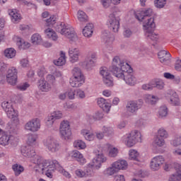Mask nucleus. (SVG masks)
<instances>
[{
    "mask_svg": "<svg viewBox=\"0 0 181 181\" xmlns=\"http://www.w3.org/2000/svg\"><path fill=\"white\" fill-rule=\"evenodd\" d=\"M111 71L115 77L119 80H124L128 86L132 87L138 83V79L134 75L131 65L124 60H121L118 56L112 59Z\"/></svg>",
    "mask_w": 181,
    "mask_h": 181,
    "instance_id": "f257e3e1",
    "label": "nucleus"
},
{
    "mask_svg": "<svg viewBox=\"0 0 181 181\" xmlns=\"http://www.w3.org/2000/svg\"><path fill=\"white\" fill-rule=\"evenodd\" d=\"M21 153L23 156L31 158V162L35 165L34 167L35 172L45 175V168L49 160H43L40 156L37 155L35 148L31 146H23Z\"/></svg>",
    "mask_w": 181,
    "mask_h": 181,
    "instance_id": "f03ea898",
    "label": "nucleus"
},
{
    "mask_svg": "<svg viewBox=\"0 0 181 181\" xmlns=\"http://www.w3.org/2000/svg\"><path fill=\"white\" fill-rule=\"evenodd\" d=\"M1 108L6 112L8 118L11 119V122L8 123L9 128H16L19 125V118L18 117V111L13 109L12 101L4 100L1 103Z\"/></svg>",
    "mask_w": 181,
    "mask_h": 181,
    "instance_id": "7ed1b4c3",
    "label": "nucleus"
},
{
    "mask_svg": "<svg viewBox=\"0 0 181 181\" xmlns=\"http://www.w3.org/2000/svg\"><path fill=\"white\" fill-rule=\"evenodd\" d=\"M56 170H58L59 173H62L64 177H66V179H71V174L62 168V167L60 166V164H59V162L56 160L48 161L44 168V173L47 177L52 179V177H53V173Z\"/></svg>",
    "mask_w": 181,
    "mask_h": 181,
    "instance_id": "20e7f679",
    "label": "nucleus"
},
{
    "mask_svg": "<svg viewBox=\"0 0 181 181\" xmlns=\"http://www.w3.org/2000/svg\"><path fill=\"white\" fill-rule=\"evenodd\" d=\"M55 30L69 39V42H77L78 37L74 30V28L64 23H59L55 26Z\"/></svg>",
    "mask_w": 181,
    "mask_h": 181,
    "instance_id": "39448f33",
    "label": "nucleus"
},
{
    "mask_svg": "<svg viewBox=\"0 0 181 181\" xmlns=\"http://www.w3.org/2000/svg\"><path fill=\"white\" fill-rule=\"evenodd\" d=\"M122 141L128 148H132L138 142H142V134L139 130H132L122 137Z\"/></svg>",
    "mask_w": 181,
    "mask_h": 181,
    "instance_id": "423d86ee",
    "label": "nucleus"
},
{
    "mask_svg": "<svg viewBox=\"0 0 181 181\" xmlns=\"http://www.w3.org/2000/svg\"><path fill=\"white\" fill-rule=\"evenodd\" d=\"M71 73L72 76L69 80L71 87L78 88V87L83 86L84 83H86V78H84V74L81 69L78 67H74Z\"/></svg>",
    "mask_w": 181,
    "mask_h": 181,
    "instance_id": "0eeeda50",
    "label": "nucleus"
},
{
    "mask_svg": "<svg viewBox=\"0 0 181 181\" xmlns=\"http://www.w3.org/2000/svg\"><path fill=\"white\" fill-rule=\"evenodd\" d=\"M81 134L85 138L86 141H94L95 139V136L97 139L101 141V139H104V132H97L95 134L93 132V129H83L81 131Z\"/></svg>",
    "mask_w": 181,
    "mask_h": 181,
    "instance_id": "6e6552de",
    "label": "nucleus"
},
{
    "mask_svg": "<svg viewBox=\"0 0 181 181\" xmlns=\"http://www.w3.org/2000/svg\"><path fill=\"white\" fill-rule=\"evenodd\" d=\"M144 105V101L142 99L137 100L129 101L126 105V112L129 115L138 112L139 110H141Z\"/></svg>",
    "mask_w": 181,
    "mask_h": 181,
    "instance_id": "1a4fd4ad",
    "label": "nucleus"
},
{
    "mask_svg": "<svg viewBox=\"0 0 181 181\" xmlns=\"http://www.w3.org/2000/svg\"><path fill=\"white\" fill-rule=\"evenodd\" d=\"M42 144L49 152H52L54 153L59 151L60 149V144L52 136H48L42 141Z\"/></svg>",
    "mask_w": 181,
    "mask_h": 181,
    "instance_id": "9d476101",
    "label": "nucleus"
},
{
    "mask_svg": "<svg viewBox=\"0 0 181 181\" xmlns=\"http://www.w3.org/2000/svg\"><path fill=\"white\" fill-rule=\"evenodd\" d=\"M100 74L103 77V81L107 87H112L114 86V79L111 76V72L107 67L100 68Z\"/></svg>",
    "mask_w": 181,
    "mask_h": 181,
    "instance_id": "9b49d317",
    "label": "nucleus"
},
{
    "mask_svg": "<svg viewBox=\"0 0 181 181\" xmlns=\"http://www.w3.org/2000/svg\"><path fill=\"white\" fill-rule=\"evenodd\" d=\"M6 81L11 86H16L18 83V69L16 67H10L6 73Z\"/></svg>",
    "mask_w": 181,
    "mask_h": 181,
    "instance_id": "f8f14e48",
    "label": "nucleus"
},
{
    "mask_svg": "<svg viewBox=\"0 0 181 181\" xmlns=\"http://www.w3.org/2000/svg\"><path fill=\"white\" fill-rule=\"evenodd\" d=\"M0 145L1 146H16L18 145V139L13 135L3 134L0 137Z\"/></svg>",
    "mask_w": 181,
    "mask_h": 181,
    "instance_id": "ddd939ff",
    "label": "nucleus"
},
{
    "mask_svg": "<svg viewBox=\"0 0 181 181\" xmlns=\"http://www.w3.org/2000/svg\"><path fill=\"white\" fill-rule=\"evenodd\" d=\"M24 129L28 132H37L40 129V119L34 118L25 123Z\"/></svg>",
    "mask_w": 181,
    "mask_h": 181,
    "instance_id": "4468645a",
    "label": "nucleus"
},
{
    "mask_svg": "<svg viewBox=\"0 0 181 181\" xmlns=\"http://www.w3.org/2000/svg\"><path fill=\"white\" fill-rule=\"evenodd\" d=\"M107 25L115 33H117L119 29V18L115 16V14L111 13L109 15Z\"/></svg>",
    "mask_w": 181,
    "mask_h": 181,
    "instance_id": "2eb2a0df",
    "label": "nucleus"
},
{
    "mask_svg": "<svg viewBox=\"0 0 181 181\" xmlns=\"http://www.w3.org/2000/svg\"><path fill=\"white\" fill-rule=\"evenodd\" d=\"M165 163V157L163 156H156L151 159V168L152 170H159L160 166Z\"/></svg>",
    "mask_w": 181,
    "mask_h": 181,
    "instance_id": "dca6fc26",
    "label": "nucleus"
},
{
    "mask_svg": "<svg viewBox=\"0 0 181 181\" xmlns=\"http://www.w3.org/2000/svg\"><path fill=\"white\" fill-rule=\"evenodd\" d=\"M68 53L69 56V62H71V63H77L80 59V56H81V52L78 47H72L69 48Z\"/></svg>",
    "mask_w": 181,
    "mask_h": 181,
    "instance_id": "f3484780",
    "label": "nucleus"
},
{
    "mask_svg": "<svg viewBox=\"0 0 181 181\" xmlns=\"http://www.w3.org/2000/svg\"><path fill=\"white\" fill-rule=\"evenodd\" d=\"M92 162L93 163L91 166H94L96 169H100V168H101V165L107 162V157H105L103 153L98 152L93 159Z\"/></svg>",
    "mask_w": 181,
    "mask_h": 181,
    "instance_id": "a211bd4d",
    "label": "nucleus"
},
{
    "mask_svg": "<svg viewBox=\"0 0 181 181\" xmlns=\"http://www.w3.org/2000/svg\"><path fill=\"white\" fill-rule=\"evenodd\" d=\"M153 11L151 8H145L142 11H139L135 13V16L136 19L139 21H144L145 19L148 18H151Z\"/></svg>",
    "mask_w": 181,
    "mask_h": 181,
    "instance_id": "6ab92c4d",
    "label": "nucleus"
},
{
    "mask_svg": "<svg viewBox=\"0 0 181 181\" xmlns=\"http://www.w3.org/2000/svg\"><path fill=\"white\" fill-rule=\"evenodd\" d=\"M156 26V25L155 24V18L153 17L144 18V20H143V28L144 32L153 30L155 29Z\"/></svg>",
    "mask_w": 181,
    "mask_h": 181,
    "instance_id": "aec40b11",
    "label": "nucleus"
},
{
    "mask_svg": "<svg viewBox=\"0 0 181 181\" xmlns=\"http://www.w3.org/2000/svg\"><path fill=\"white\" fill-rule=\"evenodd\" d=\"M13 40L16 42V45L20 50H26V49H29L30 47V43L25 41V40L22 39L18 35H15L13 37Z\"/></svg>",
    "mask_w": 181,
    "mask_h": 181,
    "instance_id": "412c9836",
    "label": "nucleus"
},
{
    "mask_svg": "<svg viewBox=\"0 0 181 181\" xmlns=\"http://www.w3.org/2000/svg\"><path fill=\"white\" fill-rule=\"evenodd\" d=\"M174 169L175 170V173L170 176L168 181H180L181 165L177 163H174Z\"/></svg>",
    "mask_w": 181,
    "mask_h": 181,
    "instance_id": "4be33fe9",
    "label": "nucleus"
},
{
    "mask_svg": "<svg viewBox=\"0 0 181 181\" xmlns=\"http://www.w3.org/2000/svg\"><path fill=\"white\" fill-rule=\"evenodd\" d=\"M37 87L42 93H49L53 86H52V85L49 84L46 80L40 79L37 82Z\"/></svg>",
    "mask_w": 181,
    "mask_h": 181,
    "instance_id": "5701e85b",
    "label": "nucleus"
},
{
    "mask_svg": "<svg viewBox=\"0 0 181 181\" xmlns=\"http://www.w3.org/2000/svg\"><path fill=\"white\" fill-rule=\"evenodd\" d=\"M158 59L163 64H168L169 62V60H170L171 54L169 52L162 50L160 51L158 54Z\"/></svg>",
    "mask_w": 181,
    "mask_h": 181,
    "instance_id": "b1692460",
    "label": "nucleus"
},
{
    "mask_svg": "<svg viewBox=\"0 0 181 181\" xmlns=\"http://www.w3.org/2000/svg\"><path fill=\"white\" fill-rule=\"evenodd\" d=\"M98 105L105 112H110L111 110V103H107V100L104 99L103 98H99L98 99Z\"/></svg>",
    "mask_w": 181,
    "mask_h": 181,
    "instance_id": "393cba45",
    "label": "nucleus"
},
{
    "mask_svg": "<svg viewBox=\"0 0 181 181\" xmlns=\"http://www.w3.org/2000/svg\"><path fill=\"white\" fill-rule=\"evenodd\" d=\"M113 168L118 172L119 170H127L128 169V163L125 160H119L113 163Z\"/></svg>",
    "mask_w": 181,
    "mask_h": 181,
    "instance_id": "a878e982",
    "label": "nucleus"
},
{
    "mask_svg": "<svg viewBox=\"0 0 181 181\" xmlns=\"http://www.w3.org/2000/svg\"><path fill=\"white\" fill-rule=\"evenodd\" d=\"M8 12L13 23H18V22H20L21 19H22L21 13H18L16 9H8Z\"/></svg>",
    "mask_w": 181,
    "mask_h": 181,
    "instance_id": "bb28decb",
    "label": "nucleus"
},
{
    "mask_svg": "<svg viewBox=\"0 0 181 181\" xmlns=\"http://www.w3.org/2000/svg\"><path fill=\"white\" fill-rule=\"evenodd\" d=\"M82 32L85 37H91L93 33H94V25L93 23L87 24Z\"/></svg>",
    "mask_w": 181,
    "mask_h": 181,
    "instance_id": "cd10ccee",
    "label": "nucleus"
},
{
    "mask_svg": "<svg viewBox=\"0 0 181 181\" xmlns=\"http://www.w3.org/2000/svg\"><path fill=\"white\" fill-rule=\"evenodd\" d=\"M154 29L148 30V31H144V35L148 40H152L153 42L159 41V35L153 32Z\"/></svg>",
    "mask_w": 181,
    "mask_h": 181,
    "instance_id": "c85d7f7f",
    "label": "nucleus"
},
{
    "mask_svg": "<svg viewBox=\"0 0 181 181\" xmlns=\"http://www.w3.org/2000/svg\"><path fill=\"white\" fill-rule=\"evenodd\" d=\"M71 157L76 159L77 162H79L81 165H84L86 163V158H84V156L80 153V151L75 150L73 151L71 153Z\"/></svg>",
    "mask_w": 181,
    "mask_h": 181,
    "instance_id": "c756f323",
    "label": "nucleus"
},
{
    "mask_svg": "<svg viewBox=\"0 0 181 181\" xmlns=\"http://www.w3.org/2000/svg\"><path fill=\"white\" fill-rule=\"evenodd\" d=\"M144 100L147 104H150L151 105H155V104H156L159 101V98L153 95L147 94L145 95Z\"/></svg>",
    "mask_w": 181,
    "mask_h": 181,
    "instance_id": "7c9ffc66",
    "label": "nucleus"
},
{
    "mask_svg": "<svg viewBox=\"0 0 181 181\" xmlns=\"http://www.w3.org/2000/svg\"><path fill=\"white\" fill-rule=\"evenodd\" d=\"M45 33L47 37H48V39H51L54 42H56L59 39L57 34L52 28L45 29Z\"/></svg>",
    "mask_w": 181,
    "mask_h": 181,
    "instance_id": "2f4dec72",
    "label": "nucleus"
},
{
    "mask_svg": "<svg viewBox=\"0 0 181 181\" xmlns=\"http://www.w3.org/2000/svg\"><path fill=\"white\" fill-rule=\"evenodd\" d=\"M59 135L64 141H70L71 139V129L69 130H59Z\"/></svg>",
    "mask_w": 181,
    "mask_h": 181,
    "instance_id": "473e14b6",
    "label": "nucleus"
},
{
    "mask_svg": "<svg viewBox=\"0 0 181 181\" xmlns=\"http://www.w3.org/2000/svg\"><path fill=\"white\" fill-rule=\"evenodd\" d=\"M55 66H64L66 64V53L61 52L60 57L53 62Z\"/></svg>",
    "mask_w": 181,
    "mask_h": 181,
    "instance_id": "72a5a7b5",
    "label": "nucleus"
},
{
    "mask_svg": "<svg viewBox=\"0 0 181 181\" xmlns=\"http://www.w3.org/2000/svg\"><path fill=\"white\" fill-rule=\"evenodd\" d=\"M77 19L81 23H86V22H88V16L81 10L77 12Z\"/></svg>",
    "mask_w": 181,
    "mask_h": 181,
    "instance_id": "f704fd0d",
    "label": "nucleus"
},
{
    "mask_svg": "<svg viewBox=\"0 0 181 181\" xmlns=\"http://www.w3.org/2000/svg\"><path fill=\"white\" fill-rule=\"evenodd\" d=\"M104 118V113L103 112L97 111L95 112L93 115H87V119H88L89 122H91V119H103Z\"/></svg>",
    "mask_w": 181,
    "mask_h": 181,
    "instance_id": "c9c22d12",
    "label": "nucleus"
},
{
    "mask_svg": "<svg viewBox=\"0 0 181 181\" xmlns=\"http://www.w3.org/2000/svg\"><path fill=\"white\" fill-rule=\"evenodd\" d=\"M170 103L172 105L178 106L180 105V100L179 99V95L176 92H173L170 98Z\"/></svg>",
    "mask_w": 181,
    "mask_h": 181,
    "instance_id": "e433bc0d",
    "label": "nucleus"
},
{
    "mask_svg": "<svg viewBox=\"0 0 181 181\" xmlns=\"http://www.w3.org/2000/svg\"><path fill=\"white\" fill-rule=\"evenodd\" d=\"M102 131L105 136H112L115 134L114 127L111 126H103Z\"/></svg>",
    "mask_w": 181,
    "mask_h": 181,
    "instance_id": "4c0bfd02",
    "label": "nucleus"
},
{
    "mask_svg": "<svg viewBox=\"0 0 181 181\" xmlns=\"http://www.w3.org/2000/svg\"><path fill=\"white\" fill-rule=\"evenodd\" d=\"M31 42L33 45H41L42 42H43V39L42 36L38 33L33 34L31 37Z\"/></svg>",
    "mask_w": 181,
    "mask_h": 181,
    "instance_id": "58836bf2",
    "label": "nucleus"
},
{
    "mask_svg": "<svg viewBox=\"0 0 181 181\" xmlns=\"http://www.w3.org/2000/svg\"><path fill=\"white\" fill-rule=\"evenodd\" d=\"M153 144L156 146H158V148H162L163 146H165L166 142L165 141V139L156 136Z\"/></svg>",
    "mask_w": 181,
    "mask_h": 181,
    "instance_id": "ea45409f",
    "label": "nucleus"
},
{
    "mask_svg": "<svg viewBox=\"0 0 181 181\" xmlns=\"http://www.w3.org/2000/svg\"><path fill=\"white\" fill-rule=\"evenodd\" d=\"M4 56L7 59H13L16 56V50L13 48H8L4 50Z\"/></svg>",
    "mask_w": 181,
    "mask_h": 181,
    "instance_id": "a19ab883",
    "label": "nucleus"
},
{
    "mask_svg": "<svg viewBox=\"0 0 181 181\" xmlns=\"http://www.w3.org/2000/svg\"><path fill=\"white\" fill-rule=\"evenodd\" d=\"M168 4V0H154L153 5L157 9H163L166 4Z\"/></svg>",
    "mask_w": 181,
    "mask_h": 181,
    "instance_id": "79ce46f5",
    "label": "nucleus"
},
{
    "mask_svg": "<svg viewBox=\"0 0 181 181\" xmlns=\"http://www.w3.org/2000/svg\"><path fill=\"white\" fill-rule=\"evenodd\" d=\"M153 88H158V90H163L165 87V82L162 79H155L153 81Z\"/></svg>",
    "mask_w": 181,
    "mask_h": 181,
    "instance_id": "37998d69",
    "label": "nucleus"
},
{
    "mask_svg": "<svg viewBox=\"0 0 181 181\" xmlns=\"http://www.w3.org/2000/svg\"><path fill=\"white\" fill-rule=\"evenodd\" d=\"M168 117V107L163 105L158 110V118H166Z\"/></svg>",
    "mask_w": 181,
    "mask_h": 181,
    "instance_id": "c03bdc74",
    "label": "nucleus"
},
{
    "mask_svg": "<svg viewBox=\"0 0 181 181\" xmlns=\"http://www.w3.org/2000/svg\"><path fill=\"white\" fill-rule=\"evenodd\" d=\"M117 172L118 171H117V169L113 167V164L112 163L110 167L106 168L104 170L103 174L105 175V176H112L113 175H115Z\"/></svg>",
    "mask_w": 181,
    "mask_h": 181,
    "instance_id": "a18cd8bd",
    "label": "nucleus"
},
{
    "mask_svg": "<svg viewBox=\"0 0 181 181\" xmlns=\"http://www.w3.org/2000/svg\"><path fill=\"white\" fill-rule=\"evenodd\" d=\"M71 129L70 122L69 120H63L59 124V131H66Z\"/></svg>",
    "mask_w": 181,
    "mask_h": 181,
    "instance_id": "49530a36",
    "label": "nucleus"
},
{
    "mask_svg": "<svg viewBox=\"0 0 181 181\" xmlns=\"http://www.w3.org/2000/svg\"><path fill=\"white\" fill-rule=\"evenodd\" d=\"M74 148H76V149H86V148H87L86 142L80 139L76 140L74 142Z\"/></svg>",
    "mask_w": 181,
    "mask_h": 181,
    "instance_id": "de8ad7c7",
    "label": "nucleus"
},
{
    "mask_svg": "<svg viewBox=\"0 0 181 181\" xmlns=\"http://www.w3.org/2000/svg\"><path fill=\"white\" fill-rule=\"evenodd\" d=\"M82 66L83 69H86V70H91V69L95 66V62L93 59H88L86 62H83Z\"/></svg>",
    "mask_w": 181,
    "mask_h": 181,
    "instance_id": "09e8293b",
    "label": "nucleus"
},
{
    "mask_svg": "<svg viewBox=\"0 0 181 181\" xmlns=\"http://www.w3.org/2000/svg\"><path fill=\"white\" fill-rule=\"evenodd\" d=\"M12 169L16 175V176H19L25 169L23 168V166L19 165V164H14L12 166Z\"/></svg>",
    "mask_w": 181,
    "mask_h": 181,
    "instance_id": "8fccbe9b",
    "label": "nucleus"
},
{
    "mask_svg": "<svg viewBox=\"0 0 181 181\" xmlns=\"http://www.w3.org/2000/svg\"><path fill=\"white\" fill-rule=\"evenodd\" d=\"M156 136H158L159 138H163V139H166L169 137V134L165 129L160 128L157 132Z\"/></svg>",
    "mask_w": 181,
    "mask_h": 181,
    "instance_id": "3c124183",
    "label": "nucleus"
},
{
    "mask_svg": "<svg viewBox=\"0 0 181 181\" xmlns=\"http://www.w3.org/2000/svg\"><path fill=\"white\" fill-rule=\"evenodd\" d=\"M139 158V153L136 150L131 149L129 151V159L131 160H138Z\"/></svg>",
    "mask_w": 181,
    "mask_h": 181,
    "instance_id": "603ef678",
    "label": "nucleus"
},
{
    "mask_svg": "<svg viewBox=\"0 0 181 181\" xmlns=\"http://www.w3.org/2000/svg\"><path fill=\"white\" fill-rule=\"evenodd\" d=\"M102 39H103L104 42L106 43H110L111 40H112V38H111V33L108 30H105L102 33Z\"/></svg>",
    "mask_w": 181,
    "mask_h": 181,
    "instance_id": "864d4df0",
    "label": "nucleus"
},
{
    "mask_svg": "<svg viewBox=\"0 0 181 181\" xmlns=\"http://www.w3.org/2000/svg\"><path fill=\"white\" fill-rule=\"evenodd\" d=\"M170 144L175 148L180 146L181 145V136L179 135L175 136L174 139L171 141Z\"/></svg>",
    "mask_w": 181,
    "mask_h": 181,
    "instance_id": "5fc2aeb1",
    "label": "nucleus"
},
{
    "mask_svg": "<svg viewBox=\"0 0 181 181\" xmlns=\"http://www.w3.org/2000/svg\"><path fill=\"white\" fill-rule=\"evenodd\" d=\"M54 121L56 119L52 116L51 115L49 116H47L46 118L45 125L47 128H52L53 124H54Z\"/></svg>",
    "mask_w": 181,
    "mask_h": 181,
    "instance_id": "6e6d98bb",
    "label": "nucleus"
},
{
    "mask_svg": "<svg viewBox=\"0 0 181 181\" xmlns=\"http://www.w3.org/2000/svg\"><path fill=\"white\" fill-rule=\"evenodd\" d=\"M51 116L55 119H62L63 118V112L62 110H55L51 113Z\"/></svg>",
    "mask_w": 181,
    "mask_h": 181,
    "instance_id": "4d7b16f0",
    "label": "nucleus"
},
{
    "mask_svg": "<svg viewBox=\"0 0 181 181\" xmlns=\"http://www.w3.org/2000/svg\"><path fill=\"white\" fill-rule=\"evenodd\" d=\"M37 140V135L30 134L28 136V140L27 142L29 144V145H33V144H35L36 141Z\"/></svg>",
    "mask_w": 181,
    "mask_h": 181,
    "instance_id": "13d9d810",
    "label": "nucleus"
},
{
    "mask_svg": "<svg viewBox=\"0 0 181 181\" xmlns=\"http://www.w3.org/2000/svg\"><path fill=\"white\" fill-rule=\"evenodd\" d=\"M142 90H145L146 91H151L153 90V81L148 82V83H144L141 86Z\"/></svg>",
    "mask_w": 181,
    "mask_h": 181,
    "instance_id": "bf43d9fd",
    "label": "nucleus"
},
{
    "mask_svg": "<svg viewBox=\"0 0 181 181\" xmlns=\"http://www.w3.org/2000/svg\"><path fill=\"white\" fill-rule=\"evenodd\" d=\"M46 81H47L51 86L53 87V86H54V84L56 83V77H54V75L53 74H48L46 76Z\"/></svg>",
    "mask_w": 181,
    "mask_h": 181,
    "instance_id": "052dcab7",
    "label": "nucleus"
},
{
    "mask_svg": "<svg viewBox=\"0 0 181 181\" xmlns=\"http://www.w3.org/2000/svg\"><path fill=\"white\" fill-rule=\"evenodd\" d=\"M93 164H88L86 168L84 170V172L86 173V177H92L93 176V166L91 165Z\"/></svg>",
    "mask_w": 181,
    "mask_h": 181,
    "instance_id": "680f3d73",
    "label": "nucleus"
},
{
    "mask_svg": "<svg viewBox=\"0 0 181 181\" xmlns=\"http://www.w3.org/2000/svg\"><path fill=\"white\" fill-rule=\"evenodd\" d=\"M136 50L139 53V54H145L148 48L144 45V44H140L136 47Z\"/></svg>",
    "mask_w": 181,
    "mask_h": 181,
    "instance_id": "e2e57ef3",
    "label": "nucleus"
},
{
    "mask_svg": "<svg viewBox=\"0 0 181 181\" xmlns=\"http://www.w3.org/2000/svg\"><path fill=\"white\" fill-rule=\"evenodd\" d=\"M57 18L56 16H51L48 19L46 20L47 26H53L56 23Z\"/></svg>",
    "mask_w": 181,
    "mask_h": 181,
    "instance_id": "0e129e2a",
    "label": "nucleus"
},
{
    "mask_svg": "<svg viewBox=\"0 0 181 181\" xmlns=\"http://www.w3.org/2000/svg\"><path fill=\"white\" fill-rule=\"evenodd\" d=\"M76 95L79 100H84L86 98V92L78 88L76 90Z\"/></svg>",
    "mask_w": 181,
    "mask_h": 181,
    "instance_id": "69168bd1",
    "label": "nucleus"
},
{
    "mask_svg": "<svg viewBox=\"0 0 181 181\" xmlns=\"http://www.w3.org/2000/svg\"><path fill=\"white\" fill-rule=\"evenodd\" d=\"M118 155V148L112 147L110 148L108 156L110 158H115Z\"/></svg>",
    "mask_w": 181,
    "mask_h": 181,
    "instance_id": "338daca9",
    "label": "nucleus"
},
{
    "mask_svg": "<svg viewBox=\"0 0 181 181\" xmlns=\"http://www.w3.org/2000/svg\"><path fill=\"white\" fill-rule=\"evenodd\" d=\"M75 175L79 179H83V177H86V173L84 170L78 168L75 170Z\"/></svg>",
    "mask_w": 181,
    "mask_h": 181,
    "instance_id": "774afa93",
    "label": "nucleus"
}]
</instances>
